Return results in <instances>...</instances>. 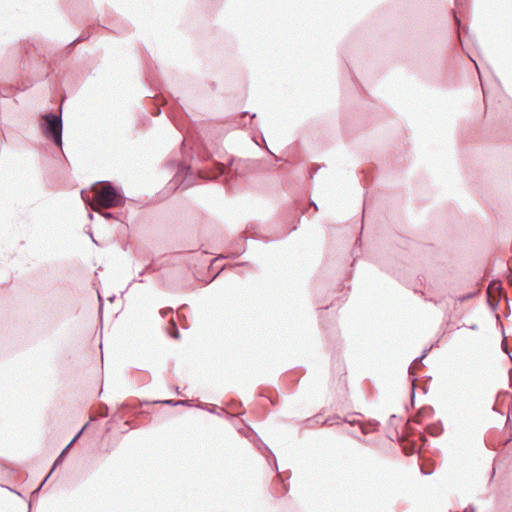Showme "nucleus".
Masks as SVG:
<instances>
[{
    "label": "nucleus",
    "instance_id": "11",
    "mask_svg": "<svg viewBox=\"0 0 512 512\" xmlns=\"http://www.w3.org/2000/svg\"><path fill=\"white\" fill-rule=\"evenodd\" d=\"M475 295H476V292H470V293H467V294H465V295L459 296V297L457 298V301H459V302H461V303H462V302H465V301H467V300H469V299L473 298Z\"/></svg>",
    "mask_w": 512,
    "mask_h": 512
},
{
    "label": "nucleus",
    "instance_id": "18",
    "mask_svg": "<svg viewBox=\"0 0 512 512\" xmlns=\"http://www.w3.org/2000/svg\"><path fill=\"white\" fill-rule=\"evenodd\" d=\"M149 268H150V265H149L146 269L142 270V271L139 273V276H143V275H144V273L146 272V270H147V269H149Z\"/></svg>",
    "mask_w": 512,
    "mask_h": 512
},
{
    "label": "nucleus",
    "instance_id": "21",
    "mask_svg": "<svg viewBox=\"0 0 512 512\" xmlns=\"http://www.w3.org/2000/svg\"><path fill=\"white\" fill-rule=\"evenodd\" d=\"M415 381H416V378H413L412 383L414 384ZM412 396H414V387L412 388Z\"/></svg>",
    "mask_w": 512,
    "mask_h": 512
},
{
    "label": "nucleus",
    "instance_id": "26",
    "mask_svg": "<svg viewBox=\"0 0 512 512\" xmlns=\"http://www.w3.org/2000/svg\"><path fill=\"white\" fill-rule=\"evenodd\" d=\"M176 393H177L178 395H180L179 387H177V388H176Z\"/></svg>",
    "mask_w": 512,
    "mask_h": 512
},
{
    "label": "nucleus",
    "instance_id": "6",
    "mask_svg": "<svg viewBox=\"0 0 512 512\" xmlns=\"http://www.w3.org/2000/svg\"><path fill=\"white\" fill-rule=\"evenodd\" d=\"M501 294H487V302L492 311H496L498 308Z\"/></svg>",
    "mask_w": 512,
    "mask_h": 512
},
{
    "label": "nucleus",
    "instance_id": "2",
    "mask_svg": "<svg viewBox=\"0 0 512 512\" xmlns=\"http://www.w3.org/2000/svg\"><path fill=\"white\" fill-rule=\"evenodd\" d=\"M62 118L55 113H47L41 117V129L44 136L56 146L62 147Z\"/></svg>",
    "mask_w": 512,
    "mask_h": 512
},
{
    "label": "nucleus",
    "instance_id": "20",
    "mask_svg": "<svg viewBox=\"0 0 512 512\" xmlns=\"http://www.w3.org/2000/svg\"><path fill=\"white\" fill-rule=\"evenodd\" d=\"M168 311H165V310H160V313L162 314V316L164 317L166 315Z\"/></svg>",
    "mask_w": 512,
    "mask_h": 512
},
{
    "label": "nucleus",
    "instance_id": "16",
    "mask_svg": "<svg viewBox=\"0 0 512 512\" xmlns=\"http://www.w3.org/2000/svg\"><path fill=\"white\" fill-rule=\"evenodd\" d=\"M345 422L351 424V425H354L356 423L355 420H348V419H345Z\"/></svg>",
    "mask_w": 512,
    "mask_h": 512
},
{
    "label": "nucleus",
    "instance_id": "23",
    "mask_svg": "<svg viewBox=\"0 0 512 512\" xmlns=\"http://www.w3.org/2000/svg\"><path fill=\"white\" fill-rule=\"evenodd\" d=\"M502 345H503V349H504V351L508 353V350H507L506 345H505L504 343H503Z\"/></svg>",
    "mask_w": 512,
    "mask_h": 512
},
{
    "label": "nucleus",
    "instance_id": "4",
    "mask_svg": "<svg viewBox=\"0 0 512 512\" xmlns=\"http://www.w3.org/2000/svg\"><path fill=\"white\" fill-rule=\"evenodd\" d=\"M81 198L85 202L86 206L90 207L93 211L100 213V215L103 216L104 218H106V219L114 218V215L111 212L102 211L99 209L100 208L99 206L93 205L89 196L87 195V193L84 190L81 191Z\"/></svg>",
    "mask_w": 512,
    "mask_h": 512
},
{
    "label": "nucleus",
    "instance_id": "22",
    "mask_svg": "<svg viewBox=\"0 0 512 512\" xmlns=\"http://www.w3.org/2000/svg\"><path fill=\"white\" fill-rule=\"evenodd\" d=\"M311 205L314 206L315 210H318V207H317V205L314 202H311Z\"/></svg>",
    "mask_w": 512,
    "mask_h": 512
},
{
    "label": "nucleus",
    "instance_id": "8",
    "mask_svg": "<svg viewBox=\"0 0 512 512\" xmlns=\"http://www.w3.org/2000/svg\"><path fill=\"white\" fill-rule=\"evenodd\" d=\"M431 348L429 349H425L422 353L421 356L417 357L411 364V366L409 367V373L412 374L411 370L414 369V368H417L419 367L420 364H422V360L424 359V357L426 356L427 352L430 350Z\"/></svg>",
    "mask_w": 512,
    "mask_h": 512
},
{
    "label": "nucleus",
    "instance_id": "1",
    "mask_svg": "<svg viewBox=\"0 0 512 512\" xmlns=\"http://www.w3.org/2000/svg\"><path fill=\"white\" fill-rule=\"evenodd\" d=\"M124 202L122 193L112 185L111 182H101L100 186L94 188L93 205L102 208H113L120 206Z\"/></svg>",
    "mask_w": 512,
    "mask_h": 512
},
{
    "label": "nucleus",
    "instance_id": "3",
    "mask_svg": "<svg viewBox=\"0 0 512 512\" xmlns=\"http://www.w3.org/2000/svg\"><path fill=\"white\" fill-rule=\"evenodd\" d=\"M71 448V444H68L63 450L62 452L57 456V458L55 459L54 461V464H53V467L52 469L50 470V472L48 473V475L44 478V480L42 481V483L39 485V487L37 489H35L33 491L32 494H37L41 488L43 487V485L45 484V482L48 480V478L51 476V474L53 473V471L55 470V468L60 465L62 462H63V459H64V456L65 454L69 451V449Z\"/></svg>",
    "mask_w": 512,
    "mask_h": 512
},
{
    "label": "nucleus",
    "instance_id": "15",
    "mask_svg": "<svg viewBox=\"0 0 512 512\" xmlns=\"http://www.w3.org/2000/svg\"><path fill=\"white\" fill-rule=\"evenodd\" d=\"M464 512H475V507L473 505H469L464 509Z\"/></svg>",
    "mask_w": 512,
    "mask_h": 512
},
{
    "label": "nucleus",
    "instance_id": "25",
    "mask_svg": "<svg viewBox=\"0 0 512 512\" xmlns=\"http://www.w3.org/2000/svg\"><path fill=\"white\" fill-rule=\"evenodd\" d=\"M88 217H89L90 219H93V214H92L91 212H89Z\"/></svg>",
    "mask_w": 512,
    "mask_h": 512
},
{
    "label": "nucleus",
    "instance_id": "19",
    "mask_svg": "<svg viewBox=\"0 0 512 512\" xmlns=\"http://www.w3.org/2000/svg\"><path fill=\"white\" fill-rule=\"evenodd\" d=\"M81 40H82L81 38H77V39H75L71 44H74V43L80 42Z\"/></svg>",
    "mask_w": 512,
    "mask_h": 512
},
{
    "label": "nucleus",
    "instance_id": "17",
    "mask_svg": "<svg viewBox=\"0 0 512 512\" xmlns=\"http://www.w3.org/2000/svg\"><path fill=\"white\" fill-rule=\"evenodd\" d=\"M243 266H244V263H238V264L235 265V268L236 269H240Z\"/></svg>",
    "mask_w": 512,
    "mask_h": 512
},
{
    "label": "nucleus",
    "instance_id": "24",
    "mask_svg": "<svg viewBox=\"0 0 512 512\" xmlns=\"http://www.w3.org/2000/svg\"><path fill=\"white\" fill-rule=\"evenodd\" d=\"M455 21H456V23L459 25L460 20L457 18V16H455Z\"/></svg>",
    "mask_w": 512,
    "mask_h": 512
},
{
    "label": "nucleus",
    "instance_id": "9",
    "mask_svg": "<svg viewBox=\"0 0 512 512\" xmlns=\"http://www.w3.org/2000/svg\"><path fill=\"white\" fill-rule=\"evenodd\" d=\"M159 403H163L170 406H178V405H188L187 400H164L160 401Z\"/></svg>",
    "mask_w": 512,
    "mask_h": 512
},
{
    "label": "nucleus",
    "instance_id": "12",
    "mask_svg": "<svg viewBox=\"0 0 512 512\" xmlns=\"http://www.w3.org/2000/svg\"><path fill=\"white\" fill-rule=\"evenodd\" d=\"M225 172V166L223 164H217V173H215L213 176H211L210 178H216L218 177L219 175H222L224 174Z\"/></svg>",
    "mask_w": 512,
    "mask_h": 512
},
{
    "label": "nucleus",
    "instance_id": "13",
    "mask_svg": "<svg viewBox=\"0 0 512 512\" xmlns=\"http://www.w3.org/2000/svg\"><path fill=\"white\" fill-rule=\"evenodd\" d=\"M88 424H85L82 429L74 436V438L70 441L69 444H71V446L78 440V438L81 436V434L83 433V431L86 429Z\"/></svg>",
    "mask_w": 512,
    "mask_h": 512
},
{
    "label": "nucleus",
    "instance_id": "7",
    "mask_svg": "<svg viewBox=\"0 0 512 512\" xmlns=\"http://www.w3.org/2000/svg\"><path fill=\"white\" fill-rule=\"evenodd\" d=\"M427 431L431 436H439L443 432L441 423H435L427 426Z\"/></svg>",
    "mask_w": 512,
    "mask_h": 512
},
{
    "label": "nucleus",
    "instance_id": "27",
    "mask_svg": "<svg viewBox=\"0 0 512 512\" xmlns=\"http://www.w3.org/2000/svg\"><path fill=\"white\" fill-rule=\"evenodd\" d=\"M494 475H495V469H493L492 478L494 477Z\"/></svg>",
    "mask_w": 512,
    "mask_h": 512
},
{
    "label": "nucleus",
    "instance_id": "10",
    "mask_svg": "<svg viewBox=\"0 0 512 512\" xmlns=\"http://www.w3.org/2000/svg\"><path fill=\"white\" fill-rule=\"evenodd\" d=\"M169 333H170V336L175 338V339H179L180 338L179 330L177 328L176 323L173 320L171 321V329H170Z\"/></svg>",
    "mask_w": 512,
    "mask_h": 512
},
{
    "label": "nucleus",
    "instance_id": "5",
    "mask_svg": "<svg viewBox=\"0 0 512 512\" xmlns=\"http://www.w3.org/2000/svg\"><path fill=\"white\" fill-rule=\"evenodd\" d=\"M487 294H502V284L499 280H492L487 288Z\"/></svg>",
    "mask_w": 512,
    "mask_h": 512
},
{
    "label": "nucleus",
    "instance_id": "14",
    "mask_svg": "<svg viewBox=\"0 0 512 512\" xmlns=\"http://www.w3.org/2000/svg\"><path fill=\"white\" fill-rule=\"evenodd\" d=\"M190 171V167L186 166L185 164H181L178 169V173H188Z\"/></svg>",
    "mask_w": 512,
    "mask_h": 512
}]
</instances>
